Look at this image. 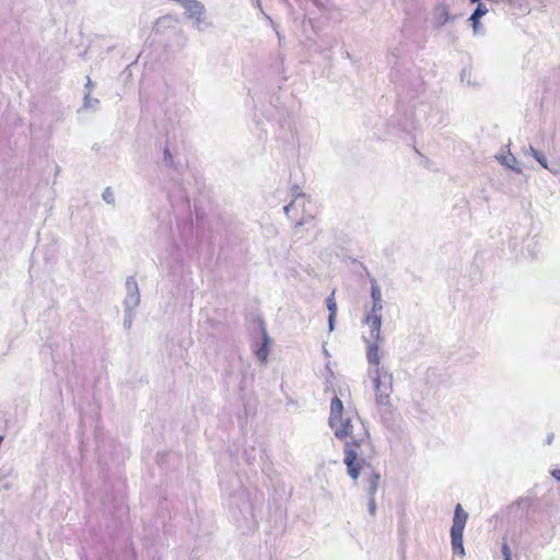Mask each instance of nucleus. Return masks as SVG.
<instances>
[{
  "instance_id": "1",
  "label": "nucleus",
  "mask_w": 560,
  "mask_h": 560,
  "mask_svg": "<svg viewBox=\"0 0 560 560\" xmlns=\"http://www.w3.org/2000/svg\"><path fill=\"white\" fill-rule=\"evenodd\" d=\"M328 424L338 440L351 439L346 442L343 447V463L347 466V472L351 479L354 481L358 480L361 468L363 466L371 467L364 458L359 459L357 452V448H360L364 441L369 440V431L362 429L361 432L357 434L353 433L352 415L348 411L345 412L343 404L337 396H335L330 402Z\"/></svg>"
},
{
  "instance_id": "2",
  "label": "nucleus",
  "mask_w": 560,
  "mask_h": 560,
  "mask_svg": "<svg viewBox=\"0 0 560 560\" xmlns=\"http://www.w3.org/2000/svg\"><path fill=\"white\" fill-rule=\"evenodd\" d=\"M375 390V402L384 422H389L393 418V405L390 395L393 393V374L383 368L370 370Z\"/></svg>"
},
{
  "instance_id": "3",
  "label": "nucleus",
  "mask_w": 560,
  "mask_h": 560,
  "mask_svg": "<svg viewBox=\"0 0 560 560\" xmlns=\"http://www.w3.org/2000/svg\"><path fill=\"white\" fill-rule=\"evenodd\" d=\"M468 518V514L457 504L454 511L453 525L451 527L452 548L454 553L465 555L463 533Z\"/></svg>"
},
{
  "instance_id": "4",
  "label": "nucleus",
  "mask_w": 560,
  "mask_h": 560,
  "mask_svg": "<svg viewBox=\"0 0 560 560\" xmlns=\"http://www.w3.org/2000/svg\"><path fill=\"white\" fill-rule=\"evenodd\" d=\"M206 7L198 0H192L185 9V15L194 20L195 26L199 31H203L206 27L211 26V23L206 21Z\"/></svg>"
},
{
  "instance_id": "5",
  "label": "nucleus",
  "mask_w": 560,
  "mask_h": 560,
  "mask_svg": "<svg viewBox=\"0 0 560 560\" xmlns=\"http://www.w3.org/2000/svg\"><path fill=\"white\" fill-rule=\"evenodd\" d=\"M126 298L124 300L125 310H136L140 303V291L135 277H128L126 280Z\"/></svg>"
},
{
  "instance_id": "6",
  "label": "nucleus",
  "mask_w": 560,
  "mask_h": 560,
  "mask_svg": "<svg viewBox=\"0 0 560 560\" xmlns=\"http://www.w3.org/2000/svg\"><path fill=\"white\" fill-rule=\"evenodd\" d=\"M362 323L370 327V337L368 338V340L376 342L384 341V337L381 332L382 316L364 317L362 319Z\"/></svg>"
},
{
  "instance_id": "7",
  "label": "nucleus",
  "mask_w": 560,
  "mask_h": 560,
  "mask_svg": "<svg viewBox=\"0 0 560 560\" xmlns=\"http://www.w3.org/2000/svg\"><path fill=\"white\" fill-rule=\"evenodd\" d=\"M260 331H261L262 342H261V346L255 350V354L261 363H266L268 355H269V346L271 343V338L269 337V335L267 332L264 322L260 323Z\"/></svg>"
},
{
  "instance_id": "8",
  "label": "nucleus",
  "mask_w": 560,
  "mask_h": 560,
  "mask_svg": "<svg viewBox=\"0 0 560 560\" xmlns=\"http://www.w3.org/2000/svg\"><path fill=\"white\" fill-rule=\"evenodd\" d=\"M364 341L366 342V360L369 364L374 365V369L380 368L381 363V355H380V347L376 341L368 340L366 337H363Z\"/></svg>"
},
{
  "instance_id": "9",
  "label": "nucleus",
  "mask_w": 560,
  "mask_h": 560,
  "mask_svg": "<svg viewBox=\"0 0 560 560\" xmlns=\"http://www.w3.org/2000/svg\"><path fill=\"white\" fill-rule=\"evenodd\" d=\"M477 7L475 9V11L472 12V14L470 15L469 18V21L471 22V26H472V30L475 33L478 32V27H479V20L487 14L488 12V9L486 8V5L481 2H477Z\"/></svg>"
},
{
  "instance_id": "10",
  "label": "nucleus",
  "mask_w": 560,
  "mask_h": 560,
  "mask_svg": "<svg viewBox=\"0 0 560 560\" xmlns=\"http://www.w3.org/2000/svg\"><path fill=\"white\" fill-rule=\"evenodd\" d=\"M380 480H381V474L373 470L371 476L368 479L369 485H368L366 492H368L369 498H372V497L375 498V493L378 489Z\"/></svg>"
},
{
  "instance_id": "11",
  "label": "nucleus",
  "mask_w": 560,
  "mask_h": 560,
  "mask_svg": "<svg viewBox=\"0 0 560 560\" xmlns=\"http://www.w3.org/2000/svg\"><path fill=\"white\" fill-rule=\"evenodd\" d=\"M528 153H530L535 160L546 170H549L551 173L556 174L557 173V170L556 168H552V167H549L548 166V163H547V159L546 156L538 150H536L535 148L533 147H529L528 148Z\"/></svg>"
},
{
  "instance_id": "12",
  "label": "nucleus",
  "mask_w": 560,
  "mask_h": 560,
  "mask_svg": "<svg viewBox=\"0 0 560 560\" xmlns=\"http://www.w3.org/2000/svg\"><path fill=\"white\" fill-rule=\"evenodd\" d=\"M502 165L515 171L516 173H521L522 170L517 166V160L512 154L502 155L499 158Z\"/></svg>"
},
{
  "instance_id": "13",
  "label": "nucleus",
  "mask_w": 560,
  "mask_h": 560,
  "mask_svg": "<svg viewBox=\"0 0 560 560\" xmlns=\"http://www.w3.org/2000/svg\"><path fill=\"white\" fill-rule=\"evenodd\" d=\"M450 20H451V16H450V13H448V10L446 7H442L441 9L438 10L436 15H435V22H436L438 26H443Z\"/></svg>"
},
{
  "instance_id": "14",
  "label": "nucleus",
  "mask_w": 560,
  "mask_h": 560,
  "mask_svg": "<svg viewBox=\"0 0 560 560\" xmlns=\"http://www.w3.org/2000/svg\"><path fill=\"white\" fill-rule=\"evenodd\" d=\"M372 302H382V291L375 279L371 280Z\"/></svg>"
},
{
  "instance_id": "15",
  "label": "nucleus",
  "mask_w": 560,
  "mask_h": 560,
  "mask_svg": "<svg viewBox=\"0 0 560 560\" xmlns=\"http://www.w3.org/2000/svg\"><path fill=\"white\" fill-rule=\"evenodd\" d=\"M98 100L91 97V91H88L84 95L83 107L86 109H96Z\"/></svg>"
},
{
  "instance_id": "16",
  "label": "nucleus",
  "mask_w": 560,
  "mask_h": 560,
  "mask_svg": "<svg viewBox=\"0 0 560 560\" xmlns=\"http://www.w3.org/2000/svg\"><path fill=\"white\" fill-rule=\"evenodd\" d=\"M460 81H462V83H466L469 86L477 85V83L475 81H471V70L469 68H464L460 71Z\"/></svg>"
},
{
  "instance_id": "17",
  "label": "nucleus",
  "mask_w": 560,
  "mask_h": 560,
  "mask_svg": "<svg viewBox=\"0 0 560 560\" xmlns=\"http://www.w3.org/2000/svg\"><path fill=\"white\" fill-rule=\"evenodd\" d=\"M135 317V311L133 310H125L124 308V327L129 330L132 326Z\"/></svg>"
},
{
  "instance_id": "18",
  "label": "nucleus",
  "mask_w": 560,
  "mask_h": 560,
  "mask_svg": "<svg viewBox=\"0 0 560 560\" xmlns=\"http://www.w3.org/2000/svg\"><path fill=\"white\" fill-rule=\"evenodd\" d=\"M383 302H372V306L364 317L382 316Z\"/></svg>"
},
{
  "instance_id": "19",
  "label": "nucleus",
  "mask_w": 560,
  "mask_h": 560,
  "mask_svg": "<svg viewBox=\"0 0 560 560\" xmlns=\"http://www.w3.org/2000/svg\"><path fill=\"white\" fill-rule=\"evenodd\" d=\"M334 292L326 299V305L329 311V315L336 316L337 315V303L334 298Z\"/></svg>"
},
{
  "instance_id": "20",
  "label": "nucleus",
  "mask_w": 560,
  "mask_h": 560,
  "mask_svg": "<svg viewBox=\"0 0 560 560\" xmlns=\"http://www.w3.org/2000/svg\"><path fill=\"white\" fill-rule=\"evenodd\" d=\"M103 200L108 205L115 203L114 192L110 187H106L102 192Z\"/></svg>"
},
{
  "instance_id": "21",
  "label": "nucleus",
  "mask_w": 560,
  "mask_h": 560,
  "mask_svg": "<svg viewBox=\"0 0 560 560\" xmlns=\"http://www.w3.org/2000/svg\"><path fill=\"white\" fill-rule=\"evenodd\" d=\"M501 551H502V555H503V560H512L511 549H510V546L506 542H504L502 545Z\"/></svg>"
},
{
  "instance_id": "22",
  "label": "nucleus",
  "mask_w": 560,
  "mask_h": 560,
  "mask_svg": "<svg viewBox=\"0 0 560 560\" xmlns=\"http://www.w3.org/2000/svg\"><path fill=\"white\" fill-rule=\"evenodd\" d=\"M369 513L371 516H374L376 513V501L375 498H369Z\"/></svg>"
},
{
  "instance_id": "23",
  "label": "nucleus",
  "mask_w": 560,
  "mask_h": 560,
  "mask_svg": "<svg viewBox=\"0 0 560 560\" xmlns=\"http://www.w3.org/2000/svg\"><path fill=\"white\" fill-rule=\"evenodd\" d=\"M163 155L165 163L170 166L173 165V156L167 148L164 149Z\"/></svg>"
},
{
  "instance_id": "24",
  "label": "nucleus",
  "mask_w": 560,
  "mask_h": 560,
  "mask_svg": "<svg viewBox=\"0 0 560 560\" xmlns=\"http://www.w3.org/2000/svg\"><path fill=\"white\" fill-rule=\"evenodd\" d=\"M335 322H336V316L328 315V328H329V331H332L335 329Z\"/></svg>"
},
{
  "instance_id": "25",
  "label": "nucleus",
  "mask_w": 560,
  "mask_h": 560,
  "mask_svg": "<svg viewBox=\"0 0 560 560\" xmlns=\"http://www.w3.org/2000/svg\"><path fill=\"white\" fill-rule=\"evenodd\" d=\"M295 206V200H293L292 202H290L289 205H287L284 208H283V211L287 215H289V212L294 208Z\"/></svg>"
},
{
  "instance_id": "26",
  "label": "nucleus",
  "mask_w": 560,
  "mask_h": 560,
  "mask_svg": "<svg viewBox=\"0 0 560 560\" xmlns=\"http://www.w3.org/2000/svg\"><path fill=\"white\" fill-rule=\"evenodd\" d=\"M551 476H552L556 480L560 481V469H553V470L551 471Z\"/></svg>"
},
{
  "instance_id": "27",
  "label": "nucleus",
  "mask_w": 560,
  "mask_h": 560,
  "mask_svg": "<svg viewBox=\"0 0 560 560\" xmlns=\"http://www.w3.org/2000/svg\"><path fill=\"white\" fill-rule=\"evenodd\" d=\"M293 196L295 197V199L299 197V196H302V192L300 190V188L298 186H295L293 188Z\"/></svg>"
},
{
  "instance_id": "28",
  "label": "nucleus",
  "mask_w": 560,
  "mask_h": 560,
  "mask_svg": "<svg viewBox=\"0 0 560 560\" xmlns=\"http://www.w3.org/2000/svg\"><path fill=\"white\" fill-rule=\"evenodd\" d=\"M552 440H553V433H551V434H549V435L547 436V440H546L547 444H551V443H552Z\"/></svg>"
},
{
  "instance_id": "29",
  "label": "nucleus",
  "mask_w": 560,
  "mask_h": 560,
  "mask_svg": "<svg viewBox=\"0 0 560 560\" xmlns=\"http://www.w3.org/2000/svg\"><path fill=\"white\" fill-rule=\"evenodd\" d=\"M93 85L91 79L88 77V83L85 85V88L88 89V91H90V88Z\"/></svg>"
},
{
  "instance_id": "30",
  "label": "nucleus",
  "mask_w": 560,
  "mask_h": 560,
  "mask_svg": "<svg viewBox=\"0 0 560 560\" xmlns=\"http://www.w3.org/2000/svg\"><path fill=\"white\" fill-rule=\"evenodd\" d=\"M305 223H307V219L303 218L301 221L298 222V225H303Z\"/></svg>"
},
{
  "instance_id": "31",
  "label": "nucleus",
  "mask_w": 560,
  "mask_h": 560,
  "mask_svg": "<svg viewBox=\"0 0 560 560\" xmlns=\"http://www.w3.org/2000/svg\"><path fill=\"white\" fill-rule=\"evenodd\" d=\"M265 16H266V19L271 23V25L273 26V28H276V25H275L273 21L271 20V18H270V16H268V15H265Z\"/></svg>"
},
{
  "instance_id": "32",
  "label": "nucleus",
  "mask_w": 560,
  "mask_h": 560,
  "mask_svg": "<svg viewBox=\"0 0 560 560\" xmlns=\"http://www.w3.org/2000/svg\"><path fill=\"white\" fill-rule=\"evenodd\" d=\"M277 36H278V38H279V42H281L282 36L280 35V33H279L278 31H277Z\"/></svg>"
},
{
  "instance_id": "33",
  "label": "nucleus",
  "mask_w": 560,
  "mask_h": 560,
  "mask_svg": "<svg viewBox=\"0 0 560 560\" xmlns=\"http://www.w3.org/2000/svg\"><path fill=\"white\" fill-rule=\"evenodd\" d=\"M471 3L480 2V0H470Z\"/></svg>"
}]
</instances>
